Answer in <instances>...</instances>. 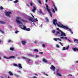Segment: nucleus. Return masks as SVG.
Instances as JSON below:
<instances>
[{
  "label": "nucleus",
  "mask_w": 78,
  "mask_h": 78,
  "mask_svg": "<svg viewBox=\"0 0 78 78\" xmlns=\"http://www.w3.org/2000/svg\"><path fill=\"white\" fill-rule=\"evenodd\" d=\"M18 2H19V1L17 0L13 2V3H18Z\"/></svg>",
  "instance_id": "obj_25"
},
{
  "label": "nucleus",
  "mask_w": 78,
  "mask_h": 78,
  "mask_svg": "<svg viewBox=\"0 0 78 78\" xmlns=\"http://www.w3.org/2000/svg\"><path fill=\"white\" fill-rule=\"evenodd\" d=\"M39 13H40V14H44V13H42V12L41 10V9H40V11H39Z\"/></svg>",
  "instance_id": "obj_24"
},
{
  "label": "nucleus",
  "mask_w": 78,
  "mask_h": 78,
  "mask_svg": "<svg viewBox=\"0 0 78 78\" xmlns=\"http://www.w3.org/2000/svg\"><path fill=\"white\" fill-rule=\"evenodd\" d=\"M45 19L46 20V21H47V22H48V18H45Z\"/></svg>",
  "instance_id": "obj_38"
},
{
  "label": "nucleus",
  "mask_w": 78,
  "mask_h": 78,
  "mask_svg": "<svg viewBox=\"0 0 78 78\" xmlns=\"http://www.w3.org/2000/svg\"><path fill=\"white\" fill-rule=\"evenodd\" d=\"M43 61L44 62H46V63L48 62V61H47V60H46V59H45L44 58H43Z\"/></svg>",
  "instance_id": "obj_21"
},
{
  "label": "nucleus",
  "mask_w": 78,
  "mask_h": 78,
  "mask_svg": "<svg viewBox=\"0 0 78 78\" xmlns=\"http://www.w3.org/2000/svg\"><path fill=\"white\" fill-rule=\"evenodd\" d=\"M66 30H69V31L72 34L73 33V32L72 31V30H71V29H70L69 28V27H68V29H66Z\"/></svg>",
  "instance_id": "obj_22"
},
{
  "label": "nucleus",
  "mask_w": 78,
  "mask_h": 78,
  "mask_svg": "<svg viewBox=\"0 0 78 78\" xmlns=\"http://www.w3.org/2000/svg\"><path fill=\"white\" fill-rule=\"evenodd\" d=\"M58 35H60V36H64V37H66V34L63 32L62 30L60 32L59 34H58Z\"/></svg>",
  "instance_id": "obj_5"
},
{
  "label": "nucleus",
  "mask_w": 78,
  "mask_h": 78,
  "mask_svg": "<svg viewBox=\"0 0 78 78\" xmlns=\"http://www.w3.org/2000/svg\"><path fill=\"white\" fill-rule=\"evenodd\" d=\"M77 75H78V73H77Z\"/></svg>",
  "instance_id": "obj_64"
},
{
  "label": "nucleus",
  "mask_w": 78,
  "mask_h": 78,
  "mask_svg": "<svg viewBox=\"0 0 78 78\" xmlns=\"http://www.w3.org/2000/svg\"><path fill=\"white\" fill-rule=\"evenodd\" d=\"M34 51H36V52H38V51H39L37 49H34Z\"/></svg>",
  "instance_id": "obj_27"
},
{
  "label": "nucleus",
  "mask_w": 78,
  "mask_h": 78,
  "mask_svg": "<svg viewBox=\"0 0 78 78\" xmlns=\"http://www.w3.org/2000/svg\"><path fill=\"white\" fill-rule=\"evenodd\" d=\"M14 66H15L16 67H18V65H17V64H14Z\"/></svg>",
  "instance_id": "obj_37"
},
{
  "label": "nucleus",
  "mask_w": 78,
  "mask_h": 78,
  "mask_svg": "<svg viewBox=\"0 0 78 78\" xmlns=\"http://www.w3.org/2000/svg\"><path fill=\"white\" fill-rule=\"evenodd\" d=\"M22 29V30H26V31H30L31 30L30 28H27V27L24 25H22L20 27Z\"/></svg>",
  "instance_id": "obj_3"
},
{
  "label": "nucleus",
  "mask_w": 78,
  "mask_h": 78,
  "mask_svg": "<svg viewBox=\"0 0 78 78\" xmlns=\"http://www.w3.org/2000/svg\"><path fill=\"white\" fill-rule=\"evenodd\" d=\"M15 75L16 76V77H19V75H17L16 74H15Z\"/></svg>",
  "instance_id": "obj_40"
},
{
  "label": "nucleus",
  "mask_w": 78,
  "mask_h": 78,
  "mask_svg": "<svg viewBox=\"0 0 78 78\" xmlns=\"http://www.w3.org/2000/svg\"><path fill=\"white\" fill-rule=\"evenodd\" d=\"M32 16V17H33V18H34V19H35V18H34V16H33V15L32 14H31Z\"/></svg>",
  "instance_id": "obj_48"
},
{
  "label": "nucleus",
  "mask_w": 78,
  "mask_h": 78,
  "mask_svg": "<svg viewBox=\"0 0 78 78\" xmlns=\"http://www.w3.org/2000/svg\"><path fill=\"white\" fill-rule=\"evenodd\" d=\"M39 54H41V55H42V54H43V52H39Z\"/></svg>",
  "instance_id": "obj_41"
},
{
  "label": "nucleus",
  "mask_w": 78,
  "mask_h": 78,
  "mask_svg": "<svg viewBox=\"0 0 78 78\" xmlns=\"http://www.w3.org/2000/svg\"><path fill=\"white\" fill-rule=\"evenodd\" d=\"M59 44H60L62 46H63V44H62V43L59 42Z\"/></svg>",
  "instance_id": "obj_36"
},
{
  "label": "nucleus",
  "mask_w": 78,
  "mask_h": 78,
  "mask_svg": "<svg viewBox=\"0 0 78 78\" xmlns=\"http://www.w3.org/2000/svg\"><path fill=\"white\" fill-rule=\"evenodd\" d=\"M54 9H55V11H58V10L57 9V8H56V7H55Z\"/></svg>",
  "instance_id": "obj_34"
},
{
  "label": "nucleus",
  "mask_w": 78,
  "mask_h": 78,
  "mask_svg": "<svg viewBox=\"0 0 78 78\" xmlns=\"http://www.w3.org/2000/svg\"><path fill=\"white\" fill-rule=\"evenodd\" d=\"M27 59L28 61H31V60L30 59H29L27 58Z\"/></svg>",
  "instance_id": "obj_39"
},
{
  "label": "nucleus",
  "mask_w": 78,
  "mask_h": 78,
  "mask_svg": "<svg viewBox=\"0 0 78 78\" xmlns=\"http://www.w3.org/2000/svg\"><path fill=\"white\" fill-rule=\"evenodd\" d=\"M0 23H1V24H5L6 23L3 21H0Z\"/></svg>",
  "instance_id": "obj_20"
},
{
  "label": "nucleus",
  "mask_w": 78,
  "mask_h": 78,
  "mask_svg": "<svg viewBox=\"0 0 78 78\" xmlns=\"http://www.w3.org/2000/svg\"><path fill=\"white\" fill-rule=\"evenodd\" d=\"M68 76H72V74H69Z\"/></svg>",
  "instance_id": "obj_51"
},
{
  "label": "nucleus",
  "mask_w": 78,
  "mask_h": 78,
  "mask_svg": "<svg viewBox=\"0 0 78 78\" xmlns=\"http://www.w3.org/2000/svg\"><path fill=\"white\" fill-rule=\"evenodd\" d=\"M10 50L11 51H14V48H10Z\"/></svg>",
  "instance_id": "obj_28"
},
{
  "label": "nucleus",
  "mask_w": 78,
  "mask_h": 78,
  "mask_svg": "<svg viewBox=\"0 0 78 78\" xmlns=\"http://www.w3.org/2000/svg\"><path fill=\"white\" fill-rule=\"evenodd\" d=\"M45 75H46V76H48V75L47 74H46Z\"/></svg>",
  "instance_id": "obj_61"
},
{
  "label": "nucleus",
  "mask_w": 78,
  "mask_h": 78,
  "mask_svg": "<svg viewBox=\"0 0 78 78\" xmlns=\"http://www.w3.org/2000/svg\"><path fill=\"white\" fill-rule=\"evenodd\" d=\"M52 12H53V13H55V10H54V9H52Z\"/></svg>",
  "instance_id": "obj_30"
},
{
  "label": "nucleus",
  "mask_w": 78,
  "mask_h": 78,
  "mask_svg": "<svg viewBox=\"0 0 78 78\" xmlns=\"http://www.w3.org/2000/svg\"><path fill=\"white\" fill-rule=\"evenodd\" d=\"M54 40L55 41H56L57 42L58 41H62V40H61V39H59V38H55L54 39Z\"/></svg>",
  "instance_id": "obj_12"
},
{
  "label": "nucleus",
  "mask_w": 78,
  "mask_h": 78,
  "mask_svg": "<svg viewBox=\"0 0 78 78\" xmlns=\"http://www.w3.org/2000/svg\"><path fill=\"white\" fill-rule=\"evenodd\" d=\"M29 56H34V55H31L30 54H29Z\"/></svg>",
  "instance_id": "obj_46"
},
{
  "label": "nucleus",
  "mask_w": 78,
  "mask_h": 78,
  "mask_svg": "<svg viewBox=\"0 0 78 78\" xmlns=\"http://www.w3.org/2000/svg\"><path fill=\"white\" fill-rule=\"evenodd\" d=\"M39 3H40V4H42V3H41V2L40 1H39Z\"/></svg>",
  "instance_id": "obj_49"
},
{
  "label": "nucleus",
  "mask_w": 78,
  "mask_h": 78,
  "mask_svg": "<svg viewBox=\"0 0 78 78\" xmlns=\"http://www.w3.org/2000/svg\"><path fill=\"white\" fill-rule=\"evenodd\" d=\"M19 19H20V17H17V18H16V20L17 23H19V24H22V22L19 21Z\"/></svg>",
  "instance_id": "obj_8"
},
{
  "label": "nucleus",
  "mask_w": 78,
  "mask_h": 78,
  "mask_svg": "<svg viewBox=\"0 0 78 78\" xmlns=\"http://www.w3.org/2000/svg\"><path fill=\"white\" fill-rule=\"evenodd\" d=\"M52 2L53 4H54V3H53V2Z\"/></svg>",
  "instance_id": "obj_63"
},
{
  "label": "nucleus",
  "mask_w": 78,
  "mask_h": 78,
  "mask_svg": "<svg viewBox=\"0 0 78 78\" xmlns=\"http://www.w3.org/2000/svg\"><path fill=\"white\" fill-rule=\"evenodd\" d=\"M21 21L22 22H27V20H23V19H21Z\"/></svg>",
  "instance_id": "obj_23"
},
{
  "label": "nucleus",
  "mask_w": 78,
  "mask_h": 78,
  "mask_svg": "<svg viewBox=\"0 0 78 78\" xmlns=\"http://www.w3.org/2000/svg\"><path fill=\"white\" fill-rule=\"evenodd\" d=\"M36 10V7L34 6H33V9H32V12H35V10Z\"/></svg>",
  "instance_id": "obj_13"
},
{
  "label": "nucleus",
  "mask_w": 78,
  "mask_h": 78,
  "mask_svg": "<svg viewBox=\"0 0 78 78\" xmlns=\"http://www.w3.org/2000/svg\"><path fill=\"white\" fill-rule=\"evenodd\" d=\"M75 62H76V63H78V61H76Z\"/></svg>",
  "instance_id": "obj_54"
},
{
  "label": "nucleus",
  "mask_w": 78,
  "mask_h": 78,
  "mask_svg": "<svg viewBox=\"0 0 78 78\" xmlns=\"http://www.w3.org/2000/svg\"><path fill=\"white\" fill-rule=\"evenodd\" d=\"M34 44H37V41H35L34 42Z\"/></svg>",
  "instance_id": "obj_47"
},
{
  "label": "nucleus",
  "mask_w": 78,
  "mask_h": 78,
  "mask_svg": "<svg viewBox=\"0 0 78 78\" xmlns=\"http://www.w3.org/2000/svg\"><path fill=\"white\" fill-rule=\"evenodd\" d=\"M11 41H12L11 40H9L8 41V43H9V42H11Z\"/></svg>",
  "instance_id": "obj_32"
},
{
  "label": "nucleus",
  "mask_w": 78,
  "mask_h": 78,
  "mask_svg": "<svg viewBox=\"0 0 78 78\" xmlns=\"http://www.w3.org/2000/svg\"><path fill=\"white\" fill-rule=\"evenodd\" d=\"M59 69H58L56 71V75H58V76H62V75L61 74H60L59 73H58V72H59Z\"/></svg>",
  "instance_id": "obj_10"
},
{
  "label": "nucleus",
  "mask_w": 78,
  "mask_h": 78,
  "mask_svg": "<svg viewBox=\"0 0 78 78\" xmlns=\"http://www.w3.org/2000/svg\"><path fill=\"white\" fill-rule=\"evenodd\" d=\"M52 33H55V30H53V31H52Z\"/></svg>",
  "instance_id": "obj_50"
},
{
  "label": "nucleus",
  "mask_w": 78,
  "mask_h": 78,
  "mask_svg": "<svg viewBox=\"0 0 78 78\" xmlns=\"http://www.w3.org/2000/svg\"><path fill=\"white\" fill-rule=\"evenodd\" d=\"M34 78H37V77H36V76H34Z\"/></svg>",
  "instance_id": "obj_58"
},
{
  "label": "nucleus",
  "mask_w": 78,
  "mask_h": 78,
  "mask_svg": "<svg viewBox=\"0 0 78 78\" xmlns=\"http://www.w3.org/2000/svg\"><path fill=\"white\" fill-rule=\"evenodd\" d=\"M19 31L16 30L15 32V33H19Z\"/></svg>",
  "instance_id": "obj_45"
},
{
  "label": "nucleus",
  "mask_w": 78,
  "mask_h": 78,
  "mask_svg": "<svg viewBox=\"0 0 78 78\" xmlns=\"http://www.w3.org/2000/svg\"><path fill=\"white\" fill-rule=\"evenodd\" d=\"M18 67L20 69H22V67L21 64H19L18 66Z\"/></svg>",
  "instance_id": "obj_17"
},
{
  "label": "nucleus",
  "mask_w": 78,
  "mask_h": 78,
  "mask_svg": "<svg viewBox=\"0 0 78 78\" xmlns=\"http://www.w3.org/2000/svg\"><path fill=\"white\" fill-rule=\"evenodd\" d=\"M36 58H38V57H39V56H38V55H36Z\"/></svg>",
  "instance_id": "obj_52"
},
{
  "label": "nucleus",
  "mask_w": 78,
  "mask_h": 78,
  "mask_svg": "<svg viewBox=\"0 0 78 78\" xmlns=\"http://www.w3.org/2000/svg\"><path fill=\"white\" fill-rule=\"evenodd\" d=\"M64 39H65V40H67V37H64Z\"/></svg>",
  "instance_id": "obj_42"
},
{
  "label": "nucleus",
  "mask_w": 78,
  "mask_h": 78,
  "mask_svg": "<svg viewBox=\"0 0 78 78\" xmlns=\"http://www.w3.org/2000/svg\"><path fill=\"white\" fill-rule=\"evenodd\" d=\"M61 39H64V36L61 37H60Z\"/></svg>",
  "instance_id": "obj_44"
},
{
  "label": "nucleus",
  "mask_w": 78,
  "mask_h": 78,
  "mask_svg": "<svg viewBox=\"0 0 78 78\" xmlns=\"http://www.w3.org/2000/svg\"><path fill=\"white\" fill-rule=\"evenodd\" d=\"M68 40V41H69V42H70V41L69 40Z\"/></svg>",
  "instance_id": "obj_60"
},
{
  "label": "nucleus",
  "mask_w": 78,
  "mask_h": 78,
  "mask_svg": "<svg viewBox=\"0 0 78 78\" xmlns=\"http://www.w3.org/2000/svg\"><path fill=\"white\" fill-rule=\"evenodd\" d=\"M53 6H54V7H55V5L54 4H53Z\"/></svg>",
  "instance_id": "obj_53"
},
{
  "label": "nucleus",
  "mask_w": 78,
  "mask_h": 78,
  "mask_svg": "<svg viewBox=\"0 0 78 78\" xmlns=\"http://www.w3.org/2000/svg\"><path fill=\"white\" fill-rule=\"evenodd\" d=\"M21 43L23 44V45H25V44H26V41H21Z\"/></svg>",
  "instance_id": "obj_16"
},
{
  "label": "nucleus",
  "mask_w": 78,
  "mask_h": 78,
  "mask_svg": "<svg viewBox=\"0 0 78 78\" xmlns=\"http://www.w3.org/2000/svg\"><path fill=\"white\" fill-rule=\"evenodd\" d=\"M4 58H5V59H9V57L7 58L6 56H4Z\"/></svg>",
  "instance_id": "obj_33"
},
{
  "label": "nucleus",
  "mask_w": 78,
  "mask_h": 78,
  "mask_svg": "<svg viewBox=\"0 0 78 78\" xmlns=\"http://www.w3.org/2000/svg\"><path fill=\"white\" fill-rule=\"evenodd\" d=\"M53 23L55 26H56L57 25L58 27H60V28H63V29H68V27L67 26H64L62 24L59 25L58 23H57V20L56 19H53Z\"/></svg>",
  "instance_id": "obj_1"
},
{
  "label": "nucleus",
  "mask_w": 78,
  "mask_h": 78,
  "mask_svg": "<svg viewBox=\"0 0 78 78\" xmlns=\"http://www.w3.org/2000/svg\"><path fill=\"white\" fill-rule=\"evenodd\" d=\"M41 27H42V24H41Z\"/></svg>",
  "instance_id": "obj_57"
},
{
  "label": "nucleus",
  "mask_w": 78,
  "mask_h": 78,
  "mask_svg": "<svg viewBox=\"0 0 78 78\" xmlns=\"http://www.w3.org/2000/svg\"><path fill=\"white\" fill-rule=\"evenodd\" d=\"M69 48V46H68L66 48L65 47H63L62 49V50H68Z\"/></svg>",
  "instance_id": "obj_11"
},
{
  "label": "nucleus",
  "mask_w": 78,
  "mask_h": 78,
  "mask_svg": "<svg viewBox=\"0 0 78 78\" xmlns=\"http://www.w3.org/2000/svg\"><path fill=\"white\" fill-rule=\"evenodd\" d=\"M47 1H48V0H46L45 1L46 3H47Z\"/></svg>",
  "instance_id": "obj_55"
},
{
  "label": "nucleus",
  "mask_w": 78,
  "mask_h": 78,
  "mask_svg": "<svg viewBox=\"0 0 78 78\" xmlns=\"http://www.w3.org/2000/svg\"><path fill=\"white\" fill-rule=\"evenodd\" d=\"M3 9H4V8H3V7H2V6H1L0 7V9L1 10H3Z\"/></svg>",
  "instance_id": "obj_26"
},
{
  "label": "nucleus",
  "mask_w": 78,
  "mask_h": 78,
  "mask_svg": "<svg viewBox=\"0 0 78 78\" xmlns=\"http://www.w3.org/2000/svg\"><path fill=\"white\" fill-rule=\"evenodd\" d=\"M12 12H6L5 13V15L6 16H8L9 17H10V16L9 14H11Z\"/></svg>",
  "instance_id": "obj_7"
},
{
  "label": "nucleus",
  "mask_w": 78,
  "mask_h": 78,
  "mask_svg": "<svg viewBox=\"0 0 78 78\" xmlns=\"http://www.w3.org/2000/svg\"><path fill=\"white\" fill-rule=\"evenodd\" d=\"M33 24H34V25H35V23L34 22H33Z\"/></svg>",
  "instance_id": "obj_56"
},
{
  "label": "nucleus",
  "mask_w": 78,
  "mask_h": 78,
  "mask_svg": "<svg viewBox=\"0 0 78 78\" xmlns=\"http://www.w3.org/2000/svg\"><path fill=\"white\" fill-rule=\"evenodd\" d=\"M46 6V9L48 12L50 14V16H51V17H52L53 16V15H52V13L51 12H50V11H51V9H50L49 8H48V5L47 4H45Z\"/></svg>",
  "instance_id": "obj_2"
},
{
  "label": "nucleus",
  "mask_w": 78,
  "mask_h": 78,
  "mask_svg": "<svg viewBox=\"0 0 78 78\" xmlns=\"http://www.w3.org/2000/svg\"><path fill=\"white\" fill-rule=\"evenodd\" d=\"M56 47H57V48H59V45H58V44H56Z\"/></svg>",
  "instance_id": "obj_31"
},
{
  "label": "nucleus",
  "mask_w": 78,
  "mask_h": 78,
  "mask_svg": "<svg viewBox=\"0 0 78 78\" xmlns=\"http://www.w3.org/2000/svg\"><path fill=\"white\" fill-rule=\"evenodd\" d=\"M42 47H45V44H43L42 45Z\"/></svg>",
  "instance_id": "obj_35"
},
{
  "label": "nucleus",
  "mask_w": 78,
  "mask_h": 78,
  "mask_svg": "<svg viewBox=\"0 0 78 78\" xmlns=\"http://www.w3.org/2000/svg\"><path fill=\"white\" fill-rule=\"evenodd\" d=\"M57 30H58V31H57L55 34V36L58 35V34H59V33L60 32H61L62 31L61 30H59V28H57Z\"/></svg>",
  "instance_id": "obj_6"
},
{
  "label": "nucleus",
  "mask_w": 78,
  "mask_h": 78,
  "mask_svg": "<svg viewBox=\"0 0 78 78\" xmlns=\"http://www.w3.org/2000/svg\"><path fill=\"white\" fill-rule=\"evenodd\" d=\"M30 4L31 6H33V2H30Z\"/></svg>",
  "instance_id": "obj_29"
},
{
  "label": "nucleus",
  "mask_w": 78,
  "mask_h": 78,
  "mask_svg": "<svg viewBox=\"0 0 78 78\" xmlns=\"http://www.w3.org/2000/svg\"><path fill=\"white\" fill-rule=\"evenodd\" d=\"M1 43V40H0V44Z\"/></svg>",
  "instance_id": "obj_62"
},
{
  "label": "nucleus",
  "mask_w": 78,
  "mask_h": 78,
  "mask_svg": "<svg viewBox=\"0 0 78 78\" xmlns=\"http://www.w3.org/2000/svg\"><path fill=\"white\" fill-rule=\"evenodd\" d=\"M74 42H76V43L78 44V39H74Z\"/></svg>",
  "instance_id": "obj_18"
},
{
  "label": "nucleus",
  "mask_w": 78,
  "mask_h": 78,
  "mask_svg": "<svg viewBox=\"0 0 78 78\" xmlns=\"http://www.w3.org/2000/svg\"><path fill=\"white\" fill-rule=\"evenodd\" d=\"M9 73L10 75H11V76H13V74H12V72H11V71H9Z\"/></svg>",
  "instance_id": "obj_19"
},
{
  "label": "nucleus",
  "mask_w": 78,
  "mask_h": 78,
  "mask_svg": "<svg viewBox=\"0 0 78 78\" xmlns=\"http://www.w3.org/2000/svg\"><path fill=\"white\" fill-rule=\"evenodd\" d=\"M10 28H12V26H10Z\"/></svg>",
  "instance_id": "obj_59"
},
{
  "label": "nucleus",
  "mask_w": 78,
  "mask_h": 78,
  "mask_svg": "<svg viewBox=\"0 0 78 78\" xmlns=\"http://www.w3.org/2000/svg\"><path fill=\"white\" fill-rule=\"evenodd\" d=\"M29 21H31L32 22H37L38 21V20L37 19V18L35 19H34L32 17H30L29 18Z\"/></svg>",
  "instance_id": "obj_4"
},
{
  "label": "nucleus",
  "mask_w": 78,
  "mask_h": 78,
  "mask_svg": "<svg viewBox=\"0 0 78 78\" xmlns=\"http://www.w3.org/2000/svg\"><path fill=\"white\" fill-rule=\"evenodd\" d=\"M73 50L74 51H78V49L76 48H73Z\"/></svg>",
  "instance_id": "obj_15"
},
{
  "label": "nucleus",
  "mask_w": 78,
  "mask_h": 78,
  "mask_svg": "<svg viewBox=\"0 0 78 78\" xmlns=\"http://www.w3.org/2000/svg\"><path fill=\"white\" fill-rule=\"evenodd\" d=\"M50 69L52 70L53 71H55V69H56V68L53 65H51L50 67Z\"/></svg>",
  "instance_id": "obj_9"
},
{
  "label": "nucleus",
  "mask_w": 78,
  "mask_h": 78,
  "mask_svg": "<svg viewBox=\"0 0 78 78\" xmlns=\"http://www.w3.org/2000/svg\"><path fill=\"white\" fill-rule=\"evenodd\" d=\"M0 32L2 33H4V31H2V30L0 31Z\"/></svg>",
  "instance_id": "obj_43"
},
{
  "label": "nucleus",
  "mask_w": 78,
  "mask_h": 78,
  "mask_svg": "<svg viewBox=\"0 0 78 78\" xmlns=\"http://www.w3.org/2000/svg\"><path fill=\"white\" fill-rule=\"evenodd\" d=\"M9 59H11L12 58H13V59H15L16 58V57L14 56H12L9 57Z\"/></svg>",
  "instance_id": "obj_14"
}]
</instances>
